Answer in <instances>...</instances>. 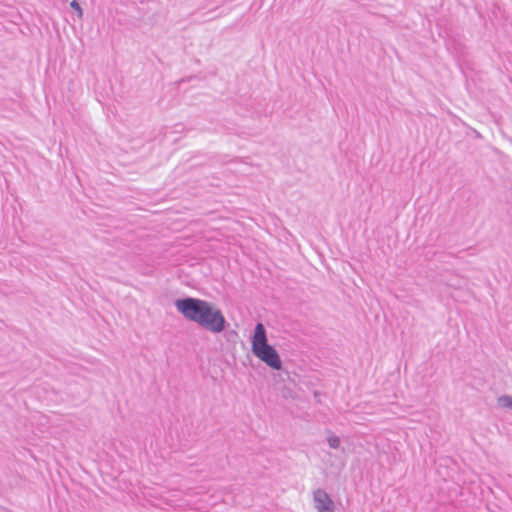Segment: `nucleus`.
I'll list each match as a JSON object with an SVG mask.
<instances>
[{
  "instance_id": "3",
  "label": "nucleus",
  "mask_w": 512,
  "mask_h": 512,
  "mask_svg": "<svg viewBox=\"0 0 512 512\" xmlns=\"http://www.w3.org/2000/svg\"><path fill=\"white\" fill-rule=\"evenodd\" d=\"M313 506L317 512H335V503L330 495L321 488L313 491Z\"/></svg>"
},
{
  "instance_id": "6",
  "label": "nucleus",
  "mask_w": 512,
  "mask_h": 512,
  "mask_svg": "<svg viewBox=\"0 0 512 512\" xmlns=\"http://www.w3.org/2000/svg\"><path fill=\"white\" fill-rule=\"evenodd\" d=\"M70 6L72 9H74L77 12L78 18L81 19L83 17V10H82L80 4L78 3V0H73L70 3Z\"/></svg>"
},
{
  "instance_id": "1",
  "label": "nucleus",
  "mask_w": 512,
  "mask_h": 512,
  "mask_svg": "<svg viewBox=\"0 0 512 512\" xmlns=\"http://www.w3.org/2000/svg\"><path fill=\"white\" fill-rule=\"evenodd\" d=\"M175 307L185 319L196 323L213 334H219L226 328L227 321L224 314L209 301L187 297L177 299Z\"/></svg>"
},
{
  "instance_id": "4",
  "label": "nucleus",
  "mask_w": 512,
  "mask_h": 512,
  "mask_svg": "<svg viewBox=\"0 0 512 512\" xmlns=\"http://www.w3.org/2000/svg\"><path fill=\"white\" fill-rule=\"evenodd\" d=\"M498 404L503 408L512 409V397L509 395H503L498 398Z\"/></svg>"
},
{
  "instance_id": "2",
  "label": "nucleus",
  "mask_w": 512,
  "mask_h": 512,
  "mask_svg": "<svg viewBox=\"0 0 512 512\" xmlns=\"http://www.w3.org/2000/svg\"><path fill=\"white\" fill-rule=\"evenodd\" d=\"M253 355L274 370L282 368V360L277 350L268 343L267 333L262 323H257L251 338Z\"/></svg>"
},
{
  "instance_id": "5",
  "label": "nucleus",
  "mask_w": 512,
  "mask_h": 512,
  "mask_svg": "<svg viewBox=\"0 0 512 512\" xmlns=\"http://www.w3.org/2000/svg\"><path fill=\"white\" fill-rule=\"evenodd\" d=\"M327 443L330 448L338 449L340 447L341 440L338 436L331 434L327 437Z\"/></svg>"
}]
</instances>
